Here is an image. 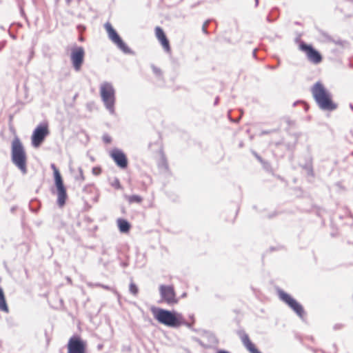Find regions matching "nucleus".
<instances>
[{
  "label": "nucleus",
  "mask_w": 353,
  "mask_h": 353,
  "mask_svg": "<svg viewBox=\"0 0 353 353\" xmlns=\"http://www.w3.org/2000/svg\"><path fill=\"white\" fill-rule=\"evenodd\" d=\"M151 312L159 323L168 327H179L183 323V315L177 312L156 307H152Z\"/></svg>",
  "instance_id": "1"
},
{
  "label": "nucleus",
  "mask_w": 353,
  "mask_h": 353,
  "mask_svg": "<svg viewBox=\"0 0 353 353\" xmlns=\"http://www.w3.org/2000/svg\"><path fill=\"white\" fill-rule=\"evenodd\" d=\"M11 161L23 174L27 173V155L25 148L18 137H15L12 141Z\"/></svg>",
  "instance_id": "2"
},
{
  "label": "nucleus",
  "mask_w": 353,
  "mask_h": 353,
  "mask_svg": "<svg viewBox=\"0 0 353 353\" xmlns=\"http://www.w3.org/2000/svg\"><path fill=\"white\" fill-rule=\"evenodd\" d=\"M312 95L319 106L325 110L332 111L336 108L330 92L319 82L316 83L312 88Z\"/></svg>",
  "instance_id": "3"
},
{
  "label": "nucleus",
  "mask_w": 353,
  "mask_h": 353,
  "mask_svg": "<svg viewBox=\"0 0 353 353\" xmlns=\"http://www.w3.org/2000/svg\"><path fill=\"white\" fill-rule=\"evenodd\" d=\"M99 92L105 108L110 114L114 115L115 114L116 90L112 83L108 81L101 83Z\"/></svg>",
  "instance_id": "4"
},
{
  "label": "nucleus",
  "mask_w": 353,
  "mask_h": 353,
  "mask_svg": "<svg viewBox=\"0 0 353 353\" xmlns=\"http://www.w3.org/2000/svg\"><path fill=\"white\" fill-rule=\"evenodd\" d=\"M104 28L108 33V36L110 40H111L112 42L114 43L120 50H121L125 54L132 53L130 48L124 43L117 32L114 29L112 26L109 22L105 23Z\"/></svg>",
  "instance_id": "5"
},
{
  "label": "nucleus",
  "mask_w": 353,
  "mask_h": 353,
  "mask_svg": "<svg viewBox=\"0 0 353 353\" xmlns=\"http://www.w3.org/2000/svg\"><path fill=\"white\" fill-rule=\"evenodd\" d=\"M159 294L161 296V302H164L168 305H172L178 303L179 299L172 285H161L159 286Z\"/></svg>",
  "instance_id": "6"
},
{
  "label": "nucleus",
  "mask_w": 353,
  "mask_h": 353,
  "mask_svg": "<svg viewBox=\"0 0 353 353\" xmlns=\"http://www.w3.org/2000/svg\"><path fill=\"white\" fill-rule=\"evenodd\" d=\"M299 48L305 54L307 59L312 63L319 64L322 61V55L312 45L301 42L299 46Z\"/></svg>",
  "instance_id": "7"
},
{
  "label": "nucleus",
  "mask_w": 353,
  "mask_h": 353,
  "mask_svg": "<svg viewBox=\"0 0 353 353\" xmlns=\"http://www.w3.org/2000/svg\"><path fill=\"white\" fill-rule=\"evenodd\" d=\"M279 296L280 299L292 308L299 316L301 318L303 317L305 312L303 306L290 294L283 290H280L279 292Z\"/></svg>",
  "instance_id": "8"
},
{
  "label": "nucleus",
  "mask_w": 353,
  "mask_h": 353,
  "mask_svg": "<svg viewBox=\"0 0 353 353\" xmlns=\"http://www.w3.org/2000/svg\"><path fill=\"white\" fill-rule=\"evenodd\" d=\"M49 130L46 124L39 125L33 131L32 134V145L34 148H38L48 135Z\"/></svg>",
  "instance_id": "9"
},
{
  "label": "nucleus",
  "mask_w": 353,
  "mask_h": 353,
  "mask_svg": "<svg viewBox=\"0 0 353 353\" xmlns=\"http://www.w3.org/2000/svg\"><path fill=\"white\" fill-rule=\"evenodd\" d=\"M68 353H85L86 342L79 336L74 335L68 341Z\"/></svg>",
  "instance_id": "10"
},
{
  "label": "nucleus",
  "mask_w": 353,
  "mask_h": 353,
  "mask_svg": "<svg viewBox=\"0 0 353 353\" xmlns=\"http://www.w3.org/2000/svg\"><path fill=\"white\" fill-rule=\"evenodd\" d=\"M85 50L83 47H74L71 50L70 60L76 72H79L84 61Z\"/></svg>",
  "instance_id": "11"
},
{
  "label": "nucleus",
  "mask_w": 353,
  "mask_h": 353,
  "mask_svg": "<svg viewBox=\"0 0 353 353\" xmlns=\"http://www.w3.org/2000/svg\"><path fill=\"white\" fill-rule=\"evenodd\" d=\"M55 185L58 194L57 203L59 207H63L65 203L68 196L63 179H60L58 176L56 177Z\"/></svg>",
  "instance_id": "12"
},
{
  "label": "nucleus",
  "mask_w": 353,
  "mask_h": 353,
  "mask_svg": "<svg viewBox=\"0 0 353 353\" xmlns=\"http://www.w3.org/2000/svg\"><path fill=\"white\" fill-rule=\"evenodd\" d=\"M110 156L115 163L121 168L124 169L128 166V159L123 152L115 148L111 151Z\"/></svg>",
  "instance_id": "13"
},
{
  "label": "nucleus",
  "mask_w": 353,
  "mask_h": 353,
  "mask_svg": "<svg viewBox=\"0 0 353 353\" xmlns=\"http://www.w3.org/2000/svg\"><path fill=\"white\" fill-rule=\"evenodd\" d=\"M155 34L159 40V41L161 43V46H163L164 50L166 52H170L171 50L170 42L168 39L163 29L159 26L156 27L155 28Z\"/></svg>",
  "instance_id": "14"
},
{
  "label": "nucleus",
  "mask_w": 353,
  "mask_h": 353,
  "mask_svg": "<svg viewBox=\"0 0 353 353\" xmlns=\"http://www.w3.org/2000/svg\"><path fill=\"white\" fill-rule=\"evenodd\" d=\"M117 224L119 229V231L122 233H127L130 230V223L123 219H119L117 220Z\"/></svg>",
  "instance_id": "15"
},
{
  "label": "nucleus",
  "mask_w": 353,
  "mask_h": 353,
  "mask_svg": "<svg viewBox=\"0 0 353 353\" xmlns=\"http://www.w3.org/2000/svg\"><path fill=\"white\" fill-rule=\"evenodd\" d=\"M244 344L250 353H261L247 336H244Z\"/></svg>",
  "instance_id": "16"
},
{
  "label": "nucleus",
  "mask_w": 353,
  "mask_h": 353,
  "mask_svg": "<svg viewBox=\"0 0 353 353\" xmlns=\"http://www.w3.org/2000/svg\"><path fill=\"white\" fill-rule=\"evenodd\" d=\"M125 198L128 200V201L130 203H140L143 201L142 197L139 195H131V196L125 195Z\"/></svg>",
  "instance_id": "17"
},
{
  "label": "nucleus",
  "mask_w": 353,
  "mask_h": 353,
  "mask_svg": "<svg viewBox=\"0 0 353 353\" xmlns=\"http://www.w3.org/2000/svg\"><path fill=\"white\" fill-rule=\"evenodd\" d=\"M151 68L157 77H158L159 79H163V72L160 68H157L154 65H152Z\"/></svg>",
  "instance_id": "18"
},
{
  "label": "nucleus",
  "mask_w": 353,
  "mask_h": 353,
  "mask_svg": "<svg viewBox=\"0 0 353 353\" xmlns=\"http://www.w3.org/2000/svg\"><path fill=\"white\" fill-rule=\"evenodd\" d=\"M129 291L134 296H137L139 292V288L137 285L132 281L130 283Z\"/></svg>",
  "instance_id": "19"
},
{
  "label": "nucleus",
  "mask_w": 353,
  "mask_h": 353,
  "mask_svg": "<svg viewBox=\"0 0 353 353\" xmlns=\"http://www.w3.org/2000/svg\"><path fill=\"white\" fill-rule=\"evenodd\" d=\"M0 310L8 313L9 312L6 299L0 300Z\"/></svg>",
  "instance_id": "20"
},
{
  "label": "nucleus",
  "mask_w": 353,
  "mask_h": 353,
  "mask_svg": "<svg viewBox=\"0 0 353 353\" xmlns=\"http://www.w3.org/2000/svg\"><path fill=\"white\" fill-rule=\"evenodd\" d=\"M208 337L209 339V343L210 345H216L218 343V340L216 339L215 335L214 334L210 333L208 334Z\"/></svg>",
  "instance_id": "21"
},
{
  "label": "nucleus",
  "mask_w": 353,
  "mask_h": 353,
  "mask_svg": "<svg viewBox=\"0 0 353 353\" xmlns=\"http://www.w3.org/2000/svg\"><path fill=\"white\" fill-rule=\"evenodd\" d=\"M111 185L117 190L122 189V186L120 183V181L117 178L114 179V180L111 182Z\"/></svg>",
  "instance_id": "22"
},
{
  "label": "nucleus",
  "mask_w": 353,
  "mask_h": 353,
  "mask_svg": "<svg viewBox=\"0 0 353 353\" xmlns=\"http://www.w3.org/2000/svg\"><path fill=\"white\" fill-rule=\"evenodd\" d=\"M75 180L82 182L85 180V177L83 173V170L81 168H79V175L75 176Z\"/></svg>",
  "instance_id": "23"
},
{
  "label": "nucleus",
  "mask_w": 353,
  "mask_h": 353,
  "mask_svg": "<svg viewBox=\"0 0 353 353\" xmlns=\"http://www.w3.org/2000/svg\"><path fill=\"white\" fill-rule=\"evenodd\" d=\"M51 168L54 171V182H56V177L57 176H59L60 179H62L61 175L54 164H51Z\"/></svg>",
  "instance_id": "24"
},
{
  "label": "nucleus",
  "mask_w": 353,
  "mask_h": 353,
  "mask_svg": "<svg viewBox=\"0 0 353 353\" xmlns=\"http://www.w3.org/2000/svg\"><path fill=\"white\" fill-rule=\"evenodd\" d=\"M258 3L259 0H247V4L250 8H256Z\"/></svg>",
  "instance_id": "25"
},
{
  "label": "nucleus",
  "mask_w": 353,
  "mask_h": 353,
  "mask_svg": "<svg viewBox=\"0 0 353 353\" xmlns=\"http://www.w3.org/2000/svg\"><path fill=\"white\" fill-rule=\"evenodd\" d=\"M92 172L94 175L98 176L101 173V168L100 167H94L92 170Z\"/></svg>",
  "instance_id": "26"
},
{
  "label": "nucleus",
  "mask_w": 353,
  "mask_h": 353,
  "mask_svg": "<svg viewBox=\"0 0 353 353\" xmlns=\"http://www.w3.org/2000/svg\"><path fill=\"white\" fill-rule=\"evenodd\" d=\"M101 288L105 289V290H110V291L113 292L114 294L119 295V294L117 293V292L115 290H114L113 288H111L108 285L101 284Z\"/></svg>",
  "instance_id": "27"
},
{
  "label": "nucleus",
  "mask_w": 353,
  "mask_h": 353,
  "mask_svg": "<svg viewBox=\"0 0 353 353\" xmlns=\"http://www.w3.org/2000/svg\"><path fill=\"white\" fill-rule=\"evenodd\" d=\"M210 21H206L204 24L203 25V27H202V30L203 32L205 33V34H208V32L207 30V26L209 23Z\"/></svg>",
  "instance_id": "28"
},
{
  "label": "nucleus",
  "mask_w": 353,
  "mask_h": 353,
  "mask_svg": "<svg viewBox=\"0 0 353 353\" xmlns=\"http://www.w3.org/2000/svg\"><path fill=\"white\" fill-rule=\"evenodd\" d=\"M88 286L90 287V288H94V287H101V284L99 283H88Z\"/></svg>",
  "instance_id": "29"
},
{
  "label": "nucleus",
  "mask_w": 353,
  "mask_h": 353,
  "mask_svg": "<svg viewBox=\"0 0 353 353\" xmlns=\"http://www.w3.org/2000/svg\"><path fill=\"white\" fill-rule=\"evenodd\" d=\"M184 325L187 326L188 327L190 328V327H192V323L186 322L184 317L183 316V323H181V325Z\"/></svg>",
  "instance_id": "30"
},
{
  "label": "nucleus",
  "mask_w": 353,
  "mask_h": 353,
  "mask_svg": "<svg viewBox=\"0 0 353 353\" xmlns=\"http://www.w3.org/2000/svg\"><path fill=\"white\" fill-rule=\"evenodd\" d=\"M6 299V298H5V295H4L3 290V289L0 287V300H1V299Z\"/></svg>",
  "instance_id": "31"
},
{
  "label": "nucleus",
  "mask_w": 353,
  "mask_h": 353,
  "mask_svg": "<svg viewBox=\"0 0 353 353\" xmlns=\"http://www.w3.org/2000/svg\"><path fill=\"white\" fill-rule=\"evenodd\" d=\"M103 141L105 142V143H110L111 141V138L108 136H104L103 137Z\"/></svg>",
  "instance_id": "32"
},
{
  "label": "nucleus",
  "mask_w": 353,
  "mask_h": 353,
  "mask_svg": "<svg viewBox=\"0 0 353 353\" xmlns=\"http://www.w3.org/2000/svg\"><path fill=\"white\" fill-rule=\"evenodd\" d=\"M216 353H230L229 352L223 350H219Z\"/></svg>",
  "instance_id": "33"
},
{
  "label": "nucleus",
  "mask_w": 353,
  "mask_h": 353,
  "mask_svg": "<svg viewBox=\"0 0 353 353\" xmlns=\"http://www.w3.org/2000/svg\"><path fill=\"white\" fill-rule=\"evenodd\" d=\"M239 337L240 339H241V341H243V333H241V332H239Z\"/></svg>",
  "instance_id": "34"
},
{
  "label": "nucleus",
  "mask_w": 353,
  "mask_h": 353,
  "mask_svg": "<svg viewBox=\"0 0 353 353\" xmlns=\"http://www.w3.org/2000/svg\"><path fill=\"white\" fill-rule=\"evenodd\" d=\"M77 28H78L79 30H80V29H83V30H84V29H85V28H84L82 25H79Z\"/></svg>",
  "instance_id": "35"
},
{
  "label": "nucleus",
  "mask_w": 353,
  "mask_h": 353,
  "mask_svg": "<svg viewBox=\"0 0 353 353\" xmlns=\"http://www.w3.org/2000/svg\"><path fill=\"white\" fill-rule=\"evenodd\" d=\"M241 115H243V110H240V116L238 117V120L240 119Z\"/></svg>",
  "instance_id": "36"
},
{
  "label": "nucleus",
  "mask_w": 353,
  "mask_h": 353,
  "mask_svg": "<svg viewBox=\"0 0 353 353\" xmlns=\"http://www.w3.org/2000/svg\"><path fill=\"white\" fill-rule=\"evenodd\" d=\"M218 101H219V98L217 97V98H216V99H215L214 104H215V105H216V104H217V103H218Z\"/></svg>",
  "instance_id": "37"
},
{
  "label": "nucleus",
  "mask_w": 353,
  "mask_h": 353,
  "mask_svg": "<svg viewBox=\"0 0 353 353\" xmlns=\"http://www.w3.org/2000/svg\"><path fill=\"white\" fill-rule=\"evenodd\" d=\"M68 4H70L71 2V0H65Z\"/></svg>",
  "instance_id": "38"
},
{
  "label": "nucleus",
  "mask_w": 353,
  "mask_h": 353,
  "mask_svg": "<svg viewBox=\"0 0 353 353\" xmlns=\"http://www.w3.org/2000/svg\"><path fill=\"white\" fill-rule=\"evenodd\" d=\"M185 296H186V293H183V295H182L183 297H184Z\"/></svg>",
  "instance_id": "39"
},
{
  "label": "nucleus",
  "mask_w": 353,
  "mask_h": 353,
  "mask_svg": "<svg viewBox=\"0 0 353 353\" xmlns=\"http://www.w3.org/2000/svg\"><path fill=\"white\" fill-rule=\"evenodd\" d=\"M352 154L353 155V152H352Z\"/></svg>",
  "instance_id": "40"
}]
</instances>
